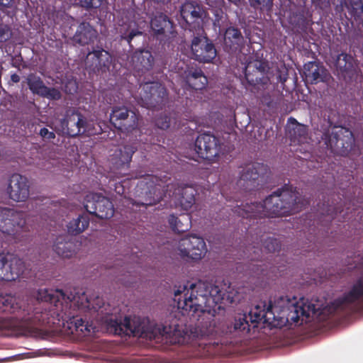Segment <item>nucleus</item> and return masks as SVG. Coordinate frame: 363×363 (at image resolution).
Here are the masks:
<instances>
[{"label": "nucleus", "mask_w": 363, "mask_h": 363, "mask_svg": "<svg viewBox=\"0 0 363 363\" xmlns=\"http://www.w3.org/2000/svg\"><path fill=\"white\" fill-rule=\"evenodd\" d=\"M223 293L218 286L204 282H187L174 291V301L182 314L198 313L211 318L216 313V307L223 299Z\"/></svg>", "instance_id": "obj_3"}, {"label": "nucleus", "mask_w": 363, "mask_h": 363, "mask_svg": "<svg viewBox=\"0 0 363 363\" xmlns=\"http://www.w3.org/2000/svg\"><path fill=\"white\" fill-rule=\"evenodd\" d=\"M115 191L118 194H124V191H125L123 186L121 184H117L116 185Z\"/></svg>", "instance_id": "obj_51"}, {"label": "nucleus", "mask_w": 363, "mask_h": 363, "mask_svg": "<svg viewBox=\"0 0 363 363\" xmlns=\"http://www.w3.org/2000/svg\"><path fill=\"white\" fill-rule=\"evenodd\" d=\"M96 37V31L89 24H81L74 37L79 44H87Z\"/></svg>", "instance_id": "obj_30"}, {"label": "nucleus", "mask_w": 363, "mask_h": 363, "mask_svg": "<svg viewBox=\"0 0 363 363\" xmlns=\"http://www.w3.org/2000/svg\"><path fill=\"white\" fill-rule=\"evenodd\" d=\"M27 81L29 88L33 93L41 96L46 91V86L43 84L40 77L35 75H30Z\"/></svg>", "instance_id": "obj_38"}, {"label": "nucleus", "mask_w": 363, "mask_h": 363, "mask_svg": "<svg viewBox=\"0 0 363 363\" xmlns=\"http://www.w3.org/2000/svg\"><path fill=\"white\" fill-rule=\"evenodd\" d=\"M11 0H6L5 1L4 0H0V4L4 6H7L10 4Z\"/></svg>", "instance_id": "obj_57"}, {"label": "nucleus", "mask_w": 363, "mask_h": 363, "mask_svg": "<svg viewBox=\"0 0 363 363\" xmlns=\"http://www.w3.org/2000/svg\"><path fill=\"white\" fill-rule=\"evenodd\" d=\"M168 223L173 230L184 232L190 227V216L187 214H184L180 218H178L174 215H170L168 218Z\"/></svg>", "instance_id": "obj_32"}, {"label": "nucleus", "mask_w": 363, "mask_h": 363, "mask_svg": "<svg viewBox=\"0 0 363 363\" xmlns=\"http://www.w3.org/2000/svg\"><path fill=\"white\" fill-rule=\"evenodd\" d=\"M89 223V218L86 216H79L69 223L68 231L72 234L80 233L88 228Z\"/></svg>", "instance_id": "obj_36"}, {"label": "nucleus", "mask_w": 363, "mask_h": 363, "mask_svg": "<svg viewBox=\"0 0 363 363\" xmlns=\"http://www.w3.org/2000/svg\"><path fill=\"white\" fill-rule=\"evenodd\" d=\"M273 6V0H251V6L260 9L262 11H270Z\"/></svg>", "instance_id": "obj_42"}, {"label": "nucleus", "mask_w": 363, "mask_h": 363, "mask_svg": "<svg viewBox=\"0 0 363 363\" xmlns=\"http://www.w3.org/2000/svg\"><path fill=\"white\" fill-rule=\"evenodd\" d=\"M63 84V89L66 93L73 94L77 92L78 86L75 79H67Z\"/></svg>", "instance_id": "obj_43"}, {"label": "nucleus", "mask_w": 363, "mask_h": 363, "mask_svg": "<svg viewBox=\"0 0 363 363\" xmlns=\"http://www.w3.org/2000/svg\"><path fill=\"white\" fill-rule=\"evenodd\" d=\"M169 24V22L167 20L166 16L162 15L155 16L151 21V28L156 33H162Z\"/></svg>", "instance_id": "obj_39"}, {"label": "nucleus", "mask_w": 363, "mask_h": 363, "mask_svg": "<svg viewBox=\"0 0 363 363\" xmlns=\"http://www.w3.org/2000/svg\"><path fill=\"white\" fill-rule=\"evenodd\" d=\"M0 307L5 311L14 313L20 310L22 306L18 297L5 294L0 296Z\"/></svg>", "instance_id": "obj_31"}, {"label": "nucleus", "mask_w": 363, "mask_h": 363, "mask_svg": "<svg viewBox=\"0 0 363 363\" xmlns=\"http://www.w3.org/2000/svg\"><path fill=\"white\" fill-rule=\"evenodd\" d=\"M28 230L26 220L23 213L13 209L0 208V231L18 238L23 232Z\"/></svg>", "instance_id": "obj_8"}, {"label": "nucleus", "mask_w": 363, "mask_h": 363, "mask_svg": "<svg viewBox=\"0 0 363 363\" xmlns=\"http://www.w3.org/2000/svg\"><path fill=\"white\" fill-rule=\"evenodd\" d=\"M279 82H281V83H284L286 79H287V77L285 76V75H282V74H279Z\"/></svg>", "instance_id": "obj_55"}, {"label": "nucleus", "mask_w": 363, "mask_h": 363, "mask_svg": "<svg viewBox=\"0 0 363 363\" xmlns=\"http://www.w3.org/2000/svg\"><path fill=\"white\" fill-rule=\"evenodd\" d=\"M169 120L165 117L157 121V125L161 129H167L169 127Z\"/></svg>", "instance_id": "obj_47"}, {"label": "nucleus", "mask_w": 363, "mask_h": 363, "mask_svg": "<svg viewBox=\"0 0 363 363\" xmlns=\"http://www.w3.org/2000/svg\"><path fill=\"white\" fill-rule=\"evenodd\" d=\"M336 71L340 79L350 81L356 74L353 57L345 53L339 55L336 61Z\"/></svg>", "instance_id": "obj_19"}, {"label": "nucleus", "mask_w": 363, "mask_h": 363, "mask_svg": "<svg viewBox=\"0 0 363 363\" xmlns=\"http://www.w3.org/2000/svg\"><path fill=\"white\" fill-rule=\"evenodd\" d=\"M241 179H242V180H244V181L247 180V179H248V176H247V174H243V175H242V177H241Z\"/></svg>", "instance_id": "obj_58"}, {"label": "nucleus", "mask_w": 363, "mask_h": 363, "mask_svg": "<svg viewBox=\"0 0 363 363\" xmlns=\"http://www.w3.org/2000/svg\"><path fill=\"white\" fill-rule=\"evenodd\" d=\"M110 120L116 128L125 132L135 130L138 123V118L136 113L125 107L114 108Z\"/></svg>", "instance_id": "obj_12"}, {"label": "nucleus", "mask_w": 363, "mask_h": 363, "mask_svg": "<svg viewBox=\"0 0 363 363\" xmlns=\"http://www.w3.org/2000/svg\"><path fill=\"white\" fill-rule=\"evenodd\" d=\"M11 79L12 82H13L15 83L18 82L20 81V77L16 74H12L11 77Z\"/></svg>", "instance_id": "obj_53"}, {"label": "nucleus", "mask_w": 363, "mask_h": 363, "mask_svg": "<svg viewBox=\"0 0 363 363\" xmlns=\"http://www.w3.org/2000/svg\"><path fill=\"white\" fill-rule=\"evenodd\" d=\"M195 190L190 186L178 187L174 193L175 203L184 211L190 209L195 202Z\"/></svg>", "instance_id": "obj_22"}, {"label": "nucleus", "mask_w": 363, "mask_h": 363, "mask_svg": "<svg viewBox=\"0 0 363 363\" xmlns=\"http://www.w3.org/2000/svg\"><path fill=\"white\" fill-rule=\"evenodd\" d=\"M328 123V128L324 130L321 135L324 144L333 153L347 156L354 144L352 132L341 125H333L330 121Z\"/></svg>", "instance_id": "obj_6"}, {"label": "nucleus", "mask_w": 363, "mask_h": 363, "mask_svg": "<svg viewBox=\"0 0 363 363\" xmlns=\"http://www.w3.org/2000/svg\"><path fill=\"white\" fill-rule=\"evenodd\" d=\"M174 250L178 256L186 261H199L207 252L204 240L196 235H189L179 239L176 242Z\"/></svg>", "instance_id": "obj_7"}, {"label": "nucleus", "mask_w": 363, "mask_h": 363, "mask_svg": "<svg viewBox=\"0 0 363 363\" xmlns=\"http://www.w3.org/2000/svg\"><path fill=\"white\" fill-rule=\"evenodd\" d=\"M257 62L255 64V67L257 70L261 72V77H256L255 82H254V79H251V92H259V91H264L268 86L269 85L270 79L269 78L265 75V72L268 69L267 64L266 62H259V66H257Z\"/></svg>", "instance_id": "obj_27"}, {"label": "nucleus", "mask_w": 363, "mask_h": 363, "mask_svg": "<svg viewBox=\"0 0 363 363\" xmlns=\"http://www.w3.org/2000/svg\"><path fill=\"white\" fill-rule=\"evenodd\" d=\"M56 253L64 258H71L77 255L78 248L72 242H57L55 245Z\"/></svg>", "instance_id": "obj_33"}, {"label": "nucleus", "mask_w": 363, "mask_h": 363, "mask_svg": "<svg viewBox=\"0 0 363 363\" xmlns=\"http://www.w3.org/2000/svg\"><path fill=\"white\" fill-rule=\"evenodd\" d=\"M142 91L146 92L147 91H150V94L151 96H155L156 95L160 96L161 94H164V89L158 83H146L140 86V88Z\"/></svg>", "instance_id": "obj_40"}, {"label": "nucleus", "mask_w": 363, "mask_h": 363, "mask_svg": "<svg viewBox=\"0 0 363 363\" xmlns=\"http://www.w3.org/2000/svg\"><path fill=\"white\" fill-rule=\"evenodd\" d=\"M132 60L135 68L139 71L150 69L153 63V57L147 50L136 52Z\"/></svg>", "instance_id": "obj_28"}, {"label": "nucleus", "mask_w": 363, "mask_h": 363, "mask_svg": "<svg viewBox=\"0 0 363 363\" xmlns=\"http://www.w3.org/2000/svg\"><path fill=\"white\" fill-rule=\"evenodd\" d=\"M7 192L10 199L16 202L26 201L30 196L28 179L18 174H13L9 179Z\"/></svg>", "instance_id": "obj_13"}, {"label": "nucleus", "mask_w": 363, "mask_h": 363, "mask_svg": "<svg viewBox=\"0 0 363 363\" xmlns=\"http://www.w3.org/2000/svg\"><path fill=\"white\" fill-rule=\"evenodd\" d=\"M242 41V38L238 30L234 28H229L226 30L224 35V43L230 48L239 46Z\"/></svg>", "instance_id": "obj_35"}, {"label": "nucleus", "mask_w": 363, "mask_h": 363, "mask_svg": "<svg viewBox=\"0 0 363 363\" xmlns=\"http://www.w3.org/2000/svg\"><path fill=\"white\" fill-rule=\"evenodd\" d=\"M138 34H140V32H137V33L132 32V33H130L129 36H128V40L130 41L131 39H133V38L134 36H135L136 35H138Z\"/></svg>", "instance_id": "obj_56"}, {"label": "nucleus", "mask_w": 363, "mask_h": 363, "mask_svg": "<svg viewBox=\"0 0 363 363\" xmlns=\"http://www.w3.org/2000/svg\"><path fill=\"white\" fill-rule=\"evenodd\" d=\"M38 301L50 302L51 315H55L58 320H66L71 333L74 332L84 335L94 333L96 326L84 323L82 318L74 319L77 311H85L91 308L92 295L88 296L81 291L40 289L36 294Z\"/></svg>", "instance_id": "obj_1"}, {"label": "nucleus", "mask_w": 363, "mask_h": 363, "mask_svg": "<svg viewBox=\"0 0 363 363\" xmlns=\"http://www.w3.org/2000/svg\"><path fill=\"white\" fill-rule=\"evenodd\" d=\"M251 164V191L268 188L271 176L269 167L260 162H254Z\"/></svg>", "instance_id": "obj_17"}, {"label": "nucleus", "mask_w": 363, "mask_h": 363, "mask_svg": "<svg viewBox=\"0 0 363 363\" xmlns=\"http://www.w3.org/2000/svg\"><path fill=\"white\" fill-rule=\"evenodd\" d=\"M194 150L195 153L191 157L195 160L197 158H203L213 161L220 153L218 139L209 134H202L198 136L194 145Z\"/></svg>", "instance_id": "obj_9"}, {"label": "nucleus", "mask_w": 363, "mask_h": 363, "mask_svg": "<svg viewBox=\"0 0 363 363\" xmlns=\"http://www.w3.org/2000/svg\"><path fill=\"white\" fill-rule=\"evenodd\" d=\"M87 58L94 60L95 66L100 69L108 67L111 62V55L108 52L104 50H96L92 53H89Z\"/></svg>", "instance_id": "obj_34"}, {"label": "nucleus", "mask_w": 363, "mask_h": 363, "mask_svg": "<svg viewBox=\"0 0 363 363\" xmlns=\"http://www.w3.org/2000/svg\"><path fill=\"white\" fill-rule=\"evenodd\" d=\"M230 1H232V2H236L238 1V0H229Z\"/></svg>", "instance_id": "obj_64"}, {"label": "nucleus", "mask_w": 363, "mask_h": 363, "mask_svg": "<svg viewBox=\"0 0 363 363\" xmlns=\"http://www.w3.org/2000/svg\"><path fill=\"white\" fill-rule=\"evenodd\" d=\"M124 199H125L124 203H126V204H125V205H126V206H128V205H129V203L131 202V200H130V199H126V198H125Z\"/></svg>", "instance_id": "obj_59"}, {"label": "nucleus", "mask_w": 363, "mask_h": 363, "mask_svg": "<svg viewBox=\"0 0 363 363\" xmlns=\"http://www.w3.org/2000/svg\"><path fill=\"white\" fill-rule=\"evenodd\" d=\"M234 328L235 330H245L247 329L249 331V324L246 320L245 315H240L235 319Z\"/></svg>", "instance_id": "obj_44"}, {"label": "nucleus", "mask_w": 363, "mask_h": 363, "mask_svg": "<svg viewBox=\"0 0 363 363\" xmlns=\"http://www.w3.org/2000/svg\"><path fill=\"white\" fill-rule=\"evenodd\" d=\"M304 74L311 84L329 82L331 76L328 71L315 62H308L304 65Z\"/></svg>", "instance_id": "obj_20"}, {"label": "nucleus", "mask_w": 363, "mask_h": 363, "mask_svg": "<svg viewBox=\"0 0 363 363\" xmlns=\"http://www.w3.org/2000/svg\"><path fill=\"white\" fill-rule=\"evenodd\" d=\"M347 0H339V4H336L335 7V11L336 13H341L345 11V9H346L348 11V5H347Z\"/></svg>", "instance_id": "obj_46"}, {"label": "nucleus", "mask_w": 363, "mask_h": 363, "mask_svg": "<svg viewBox=\"0 0 363 363\" xmlns=\"http://www.w3.org/2000/svg\"><path fill=\"white\" fill-rule=\"evenodd\" d=\"M191 50L192 57L201 62H209L216 56L213 45L205 37L194 38Z\"/></svg>", "instance_id": "obj_14"}, {"label": "nucleus", "mask_w": 363, "mask_h": 363, "mask_svg": "<svg viewBox=\"0 0 363 363\" xmlns=\"http://www.w3.org/2000/svg\"><path fill=\"white\" fill-rule=\"evenodd\" d=\"M42 96L46 97L49 99L57 100L61 97V93L59 90L55 88H48L46 86V91Z\"/></svg>", "instance_id": "obj_45"}, {"label": "nucleus", "mask_w": 363, "mask_h": 363, "mask_svg": "<svg viewBox=\"0 0 363 363\" xmlns=\"http://www.w3.org/2000/svg\"><path fill=\"white\" fill-rule=\"evenodd\" d=\"M334 196H335V195H333V197H334ZM337 199L340 200L339 201H337V199H335L334 198H333V201H336L335 203H337V202H338V203H339V202L340 201V202L342 203V204L343 208H344L345 207H346V205H347L346 202H345V201H344V202H343V201H342V199H341L339 196H337Z\"/></svg>", "instance_id": "obj_54"}, {"label": "nucleus", "mask_w": 363, "mask_h": 363, "mask_svg": "<svg viewBox=\"0 0 363 363\" xmlns=\"http://www.w3.org/2000/svg\"><path fill=\"white\" fill-rule=\"evenodd\" d=\"M156 328L160 329V332L156 338L162 337L172 344L180 343L184 334V330L179 325L164 327L157 324Z\"/></svg>", "instance_id": "obj_24"}, {"label": "nucleus", "mask_w": 363, "mask_h": 363, "mask_svg": "<svg viewBox=\"0 0 363 363\" xmlns=\"http://www.w3.org/2000/svg\"><path fill=\"white\" fill-rule=\"evenodd\" d=\"M84 207L89 213L95 214L102 219L111 218L114 214L112 202L108 199L97 194H91L86 196Z\"/></svg>", "instance_id": "obj_10"}, {"label": "nucleus", "mask_w": 363, "mask_h": 363, "mask_svg": "<svg viewBox=\"0 0 363 363\" xmlns=\"http://www.w3.org/2000/svg\"><path fill=\"white\" fill-rule=\"evenodd\" d=\"M148 96H148V94H147V93H145V95L144 96L145 99H147V98H148Z\"/></svg>", "instance_id": "obj_62"}, {"label": "nucleus", "mask_w": 363, "mask_h": 363, "mask_svg": "<svg viewBox=\"0 0 363 363\" xmlns=\"http://www.w3.org/2000/svg\"><path fill=\"white\" fill-rule=\"evenodd\" d=\"M85 121L84 117L77 112H72L68 115L67 118L62 125V131L67 134L75 136L82 132L84 127Z\"/></svg>", "instance_id": "obj_23"}, {"label": "nucleus", "mask_w": 363, "mask_h": 363, "mask_svg": "<svg viewBox=\"0 0 363 363\" xmlns=\"http://www.w3.org/2000/svg\"><path fill=\"white\" fill-rule=\"evenodd\" d=\"M40 135L43 138H47V139H52V138H55V134L52 132L49 131L48 129H47V128H42L40 130Z\"/></svg>", "instance_id": "obj_49"}, {"label": "nucleus", "mask_w": 363, "mask_h": 363, "mask_svg": "<svg viewBox=\"0 0 363 363\" xmlns=\"http://www.w3.org/2000/svg\"><path fill=\"white\" fill-rule=\"evenodd\" d=\"M362 205L355 206V207H354L353 209H355V208H358V207H362Z\"/></svg>", "instance_id": "obj_63"}, {"label": "nucleus", "mask_w": 363, "mask_h": 363, "mask_svg": "<svg viewBox=\"0 0 363 363\" xmlns=\"http://www.w3.org/2000/svg\"><path fill=\"white\" fill-rule=\"evenodd\" d=\"M255 267H256V265H255V264H252L251 263V268H250L251 272H252V271H254V269H255ZM252 277V275L251 274V277Z\"/></svg>", "instance_id": "obj_60"}, {"label": "nucleus", "mask_w": 363, "mask_h": 363, "mask_svg": "<svg viewBox=\"0 0 363 363\" xmlns=\"http://www.w3.org/2000/svg\"><path fill=\"white\" fill-rule=\"evenodd\" d=\"M89 310L98 311L102 324L109 333L133 335L148 339H156L160 333V329L156 328L157 324L148 318L134 315L119 320L116 315H109V306H105L104 300L94 294L92 295L91 308Z\"/></svg>", "instance_id": "obj_4"}, {"label": "nucleus", "mask_w": 363, "mask_h": 363, "mask_svg": "<svg viewBox=\"0 0 363 363\" xmlns=\"http://www.w3.org/2000/svg\"><path fill=\"white\" fill-rule=\"evenodd\" d=\"M263 249L266 252H275L281 249V242L274 238H267L262 243Z\"/></svg>", "instance_id": "obj_41"}, {"label": "nucleus", "mask_w": 363, "mask_h": 363, "mask_svg": "<svg viewBox=\"0 0 363 363\" xmlns=\"http://www.w3.org/2000/svg\"><path fill=\"white\" fill-rule=\"evenodd\" d=\"M175 69L186 83L195 89H202L207 84V79L201 70L189 69L182 61L178 63Z\"/></svg>", "instance_id": "obj_18"}, {"label": "nucleus", "mask_w": 363, "mask_h": 363, "mask_svg": "<svg viewBox=\"0 0 363 363\" xmlns=\"http://www.w3.org/2000/svg\"><path fill=\"white\" fill-rule=\"evenodd\" d=\"M363 296V279H359L352 289L343 296L335 301L336 308H343L347 304L353 303Z\"/></svg>", "instance_id": "obj_25"}, {"label": "nucleus", "mask_w": 363, "mask_h": 363, "mask_svg": "<svg viewBox=\"0 0 363 363\" xmlns=\"http://www.w3.org/2000/svg\"><path fill=\"white\" fill-rule=\"evenodd\" d=\"M286 133L292 143H301L307 139V128L296 118L289 117L286 127Z\"/></svg>", "instance_id": "obj_21"}, {"label": "nucleus", "mask_w": 363, "mask_h": 363, "mask_svg": "<svg viewBox=\"0 0 363 363\" xmlns=\"http://www.w3.org/2000/svg\"><path fill=\"white\" fill-rule=\"evenodd\" d=\"M24 269V263L21 259L10 255H0V279L15 281L23 274Z\"/></svg>", "instance_id": "obj_11"}, {"label": "nucleus", "mask_w": 363, "mask_h": 363, "mask_svg": "<svg viewBox=\"0 0 363 363\" xmlns=\"http://www.w3.org/2000/svg\"><path fill=\"white\" fill-rule=\"evenodd\" d=\"M320 214L325 216L328 218V221H331L338 213H341L343 211V206L342 203H335L333 201H330L328 199L327 201H324L322 203V206L320 207Z\"/></svg>", "instance_id": "obj_29"}, {"label": "nucleus", "mask_w": 363, "mask_h": 363, "mask_svg": "<svg viewBox=\"0 0 363 363\" xmlns=\"http://www.w3.org/2000/svg\"><path fill=\"white\" fill-rule=\"evenodd\" d=\"M90 4H91V6H94V7L98 6V5L96 3H94V2H91Z\"/></svg>", "instance_id": "obj_61"}, {"label": "nucleus", "mask_w": 363, "mask_h": 363, "mask_svg": "<svg viewBox=\"0 0 363 363\" xmlns=\"http://www.w3.org/2000/svg\"><path fill=\"white\" fill-rule=\"evenodd\" d=\"M307 204L301 198L296 188L285 184L268 196L262 203L255 204L251 202V218L254 214V208H259L260 217H279L296 213Z\"/></svg>", "instance_id": "obj_5"}, {"label": "nucleus", "mask_w": 363, "mask_h": 363, "mask_svg": "<svg viewBox=\"0 0 363 363\" xmlns=\"http://www.w3.org/2000/svg\"><path fill=\"white\" fill-rule=\"evenodd\" d=\"M181 15L187 23L195 24V26L199 28L209 22L206 12L199 5L193 2H187L182 6Z\"/></svg>", "instance_id": "obj_15"}, {"label": "nucleus", "mask_w": 363, "mask_h": 363, "mask_svg": "<svg viewBox=\"0 0 363 363\" xmlns=\"http://www.w3.org/2000/svg\"><path fill=\"white\" fill-rule=\"evenodd\" d=\"M317 309L313 304L304 303L303 301L291 302L284 297L274 305L269 301H261L255 308H251V323H262L269 328H282L287 324L298 323L301 320L307 322L310 315H315Z\"/></svg>", "instance_id": "obj_2"}, {"label": "nucleus", "mask_w": 363, "mask_h": 363, "mask_svg": "<svg viewBox=\"0 0 363 363\" xmlns=\"http://www.w3.org/2000/svg\"><path fill=\"white\" fill-rule=\"evenodd\" d=\"M348 13L355 20L362 18L363 15V0H347Z\"/></svg>", "instance_id": "obj_37"}, {"label": "nucleus", "mask_w": 363, "mask_h": 363, "mask_svg": "<svg viewBox=\"0 0 363 363\" xmlns=\"http://www.w3.org/2000/svg\"><path fill=\"white\" fill-rule=\"evenodd\" d=\"M156 177L152 175H146L143 177L137 184V193L150 199L145 200L146 204H151L152 202H158L162 199L159 195L160 190V184Z\"/></svg>", "instance_id": "obj_16"}, {"label": "nucleus", "mask_w": 363, "mask_h": 363, "mask_svg": "<svg viewBox=\"0 0 363 363\" xmlns=\"http://www.w3.org/2000/svg\"><path fill=\"white\" fill-rule=\"evenodd\" d=\"M134 149L130 146H124L117 150L112 157V163L116 169H127L131 161Z\"/></svg>", "instance_id": "obj_26"}, {"label": "nucleus", "mask_w": 363, "mask_h": 363, "mask_svg": "<svg viewBox=\"0 0 363 363\" xmlns=\"http://www.w3.org/2000/svg\"><path fill=\"white\" fill-rule=\"evenodd\" d=\"M9 37V33L6 31V29H0V42L6 40Z\"/></svg>", "instance_id": "obj_50"}, {"label": "nucleus", "mask_w": 363, "mask_h": 363, "mask_svg": "<svg viewBox=\"0 0 363 363\" xmlns=\"http://www.w3.org/2000/svg\"><path fill=\"white\" fill-rule=\"evenodd\" d=\"M324 4L325 6H328L330 4V0H313V3H316L318 4Z\"/></svg>", "instance_id": "obj_52"}, {"label": "nucleus", "mask_w": 363, "mask_h": 363, "mask_svg": "<svg viewBox=\"0 0 363 363\" xmlns=\"http://www.w3.org/2000/svg\"><path fill=\"white\" fill-rule=\"evenodd\" d=\"M259 340L255 339V337L251 338V352H256L258 350H261L264 348V345H258Z\"/></svg>", "instance_id": "obj_48"}]
</instances>
